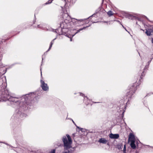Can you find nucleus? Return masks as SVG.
<instances>
[{
  "label": "nucleus",
  "mask_w": 153,
  "mask_h": 153,
  "mask_svg": "<svg viewBox=\"0 0 153 153\" xmlns=\"http://www.w3.org/2000/svg\"><path fill=\"white\" fill-rule=\"evenodd\" d=\"M152 42L153 44V38L152 39Z\"/></svg>",
  "instance_id": "21"
},
{
  "label": "nucleus",
  "mask_w": 153,
  "mask_h": 153,
  "mask_svg": "<svg viewBox=\"0 0 153 153\" xmlns=\"http://www.w3.org/2000/svg\"><path fill=\"white\" fill-rule=\"evenodd\" d=\"M134 149L136 148H139L141 147L142 144L140 141L136 139L134 137Z\"/></svg>",
  "instance_id": "5"
},
{
  "label": "nucleus",
  "mask_w": 153,
  "mask_h": 153,
  "mask_svg": "<svg viewBox=\"0 0 153 153\" xmlns=\"http://www.w3.org/2000/svg\"><path fill=\"white\" fill-rule=\"evenodd\" d=\"M121 146H122V147H123V146H122V145H121L120 146V148H121Z\"/></svg>",
  "instance_id": "22"
},
{
  "label": "nucleus",
  "mask_w": 153,
  "mask_h": 153,
  "mask_svg": "<svg viewBox=\"0 0 153 153\" xmlns=\"http://www.w3.org/2000/svg\"><path fill=\"white\" fill-rule=\"evenodd\" d=\"M134 19H135L136 18H137V17H135V16H134Z\"/></svg>",
  "instance_id": "23"
},
{
  "label": "nucleus",
  "mask_w": 153,
  "mask_h": 153,
  "mask_svg": "<svg viewBox=\"0 0 153 153\" xmlns=\"http://www.w3.org/2000/svg\"><path fill=\"white\" fill-rule=\"evenodd\" d=\"M134 89V87L133 85H132L131 87H130L129 91L128 93L127 96L128 97H131L133 94L134 92L133 90Z\"/></svg>",
  "instance_id": "6"
},
{
  "label": "nucleus",
  "mask_w": 153,
  "mask_h": 153,
  "mask_svg": "<svg viewBox=\"0 0 153 153\" xmlns=\"http://www.w3.org/2000/svg\"><path fill=\"white\" fill-rule=\"evenodd\" d=\"M128 143L130 145L131 148L134 149V135L131 133L129 135Z\"/></svg>",
  "instance_id": "4"
},
{
  "label": "nucleus",
  "mask_w": 153,
  "mask_h": 153,
  "mask_svg": "<svg viewBox=\"0 0 153 153\" xmlns=\"http://www.w3.org/2000/svg\"><path fill=\"white\" fill-rule=\"evenodd\" d=\"M85 27H83V28H81V29H79V30H78L77 32L75 33V34H74V35H69L68 36L67 35V36H67L69 38H71L70 39V41H72V39L71 38L72 37H73L74 36V35L76 34V33H78L80 31L84 29H85Z\"/></svg>",
  "instance_id": "9"
},
{
  "label": "nucleus",
  "mask_w": 153,
  "mask_h": 153,
  "mask_svg": "<svg viewBox=\"0 0 153 153\" xmlns=\"http://www.w3.org/2000/svg\"><path fill=\"white\" fill-rule=\"evenodd\" d=\"M109 137L111 139H116L119 137V135L118 134H114L111 133L109 134Z\"/></svg>",
  "instance_id": "8"
},
{
  "label": "nucleus",
  "mask_w": 153,
  "mask_h": 153,
  "mask_svg": "<svg viewBox=\"0 0 153 153\" xmlns=\"http://www.w3.org/2000/svg\"><path fill=\"white\" fill-rule=\"evenodd\" d=\"M133 18V16H129V19H132V18Z\"/></svg>",
  "instance_id": "19"
},
{
  "label": "nucleus",
  "mask_w": 153,
  "mask_h": 153,
  "mask_svg": "<svg viewBox=\"0 0 153 153\" xmlns=\"http://www.w3.org/2000/svg\"><path fill=\"white\" fill-rule=\"evenodd\" d=\"M145 76V74H144V73L143 72L141 74V75L140 76V78L141 79H142L143 77Z\"/></svg>",
  "instance_id": "16"
},
{
  "label": "nucleus",
  "mask_w": 153,
  "mask_h": 153,
  "mask_svg": "<svg viewBox=\"0 0 153 153\" xmlns=\"http://www.w3.org/2000/svg\"><path fill=\"white\" fill-rule=\"evenodd\" d=\"M99 142L100 143L105 144L107 143V141L105 138H101L99 140Z\"/></svg>",
  "instance_id": "10"
},
{
  "label": "nucleus",
  "mask_w": 153,
  "mask_h": 153,
  "mask_svg": "<svg viewBox=\"0 0 153 153\" xmlns=\"http://www.w3.org/2000/svg\"><path fill=\"white\" fill-rule=\"evenodd\" d=\"M80 95L82 96H83L84 95V94H82V93H80Z\"/></svg>",
  "instance_id": "20"
},
{
  "label": "nucleus",
  "mask_w": 153,
  "mask_h": 153,
  "mask_svg": "<svg viewBox=\"0 0 153 153\" xmlns=\"http://www.w3.org/2000/svg\"><path fill=\"white\" fill-rule=\"evenodd\" d=\"M55 149H53L49 153H55Z\"/></svg>",
  "instance_id": "17"
},
{
  "label": "nucleus",
  "mask_w": 153,
  "mask_h": 153,
  "mask_svg": "<svg viewBox=\"0 0 153 153\" xmlns=\"http://www.w3.org/2000/svg\"><path fill=\"white\" fill-rule=\"evenodd\" d=\"M136 153H137V152H136Z\"/></svg>",
  "instance_id": "26"
},
{
  "label": "nucleus",
  "mask_w": 153,
  "mask_h": 153,
  "mask_svg": "<svg viewBox=\"0 0 153 153\" xmlns=\"http://www.w3.org/2000/svg\"><path fill=\"white\" fill-rule=\"evenodd\" d=\"M107 14L109 16H112L113 14L112 12L110 10L107 13Z\"/></svg>",
  "instance_id": "11"
},
{
  "label": "nucleus",
  "mask_w": 153,
  "mask_h": 153,
  "mask_svg": "<svg viewBox=\"0 0 153 153\" xmlns=\"http://www.w3.org/2000/svg\"><path fill=\"white\" fill-rule=\"evenodd\" d=\"M3 85L4 86L1 90L2 91L3 97H6L7 99L10 101L16 102L17 101V98L12 97H9L8 91L6 89V84L4 83H3Z\"/></svg>",
  "instance_id": "3"
},
{
  "label": "nucleus",
  "mask_w": 153,
  "mask_h": 153,
  "mask_svg": "<svg viewBox=\"0 0 153 153\" xmlns=\"http://www.w3.org/2000/svg\"><path fill=\"white\" fill-rule=\"evenodd\" d=\"M146 34L147 36H150L151 35V32L150 31L147 30H146Z\"/></svg>",
  "instance_id": "13"
},
{
  "label": "nucleus",
  "mask_w": 153,
  "mask_h": 153,
  "mask_svg": "<svg viewBox=\"0 0 153 153\" xmlns=\"http://www.w3.org/2000/svg\"><path fill=\"white\" fill-rule=\"evenodd\" d=\"M136 24H137V22H136Z\"/></svg>",
  "instance_id": "24"
},
{
  "label": "nucleus",
  "mask_w": 153,
  "mask_h": 153,
  "mask_svg": "<svg viewBox=\"0 0 153 153\" xmlns=\"http://www.w3.org/2000/svg\"><path fill=\"white\" fill-rule=\"evenodd\" d=\"M53 0H49L48 2H46V4H49V3H51V2H52V1H53Z\"/></svg>",
  "instance_id": "18"
},
{
  "label": "nucleus",
  "mask_w": 153,
  "mask_h": 153,
  "mask_svg": "<svg viewBox=\"0 0 153 153\" xmlns=\"http://www.w3.org/2000/svg\"><path fill=\"white\" fill-rule=\"evenodd\" d=\"M66 136H64L63 137L62 141L64 144V150L62 153H70L68 149L71 147L72 141L68 134H66Z\"/></svg>",
  "instance_id": "2"
},
{
  "label": "nucleus",
  "mask_w": 153,
  "mask_h": 153,
  "mask_svg": "<svg viewBox=\"0 0 153 153\" xmlns=\"http://www.w3.org/2000/svg\"><path fill=\"white\" fill-rule=\"evenodd\" d=\"M140 79L139 80L138 82L137 83V85H136L137 86L136 87V88H137L139 86V85L140 84Z\"/></svg>",
  "instance_id": "14"
},
{
  "label": "nucleus",
  "mask_w": 153,
  "mask_h": 153,
  "mask_svg": "<svg viewBox=\"0 0 153 153\" xmlns=\"http://www.w3.org/2000/svg\"><path fill=\"white\" fill-rule=\"evenodd\" d=\"M123 153H126V146L125 144L124 146V147L123 149Z\"/></svg>",
  "instance_id": "15"
},
{
  "label": "nucleus",
  "mask_w": 153,
  "mask_h": 153,
  "mask_svg": "<svg viewBox=\"0 0 153 153\" xmlns=\"http://www.w3.org/2000/svg\"><path fill=\"white\" fill-rule=\"evenodd\" d=\"M42 72H41V75H42Z\"/></svg>",
  "instance_id": "25"
},
{
  "label": "nucleus",
  "mask_w": 153,
  "mask_h": 153,
  "mask_svg": "<svg viewBox=\"0 0 153 153\" xmlns=\"http://www.w3.org/2000/svg\"><path fill=\"white\" fill-rule=\"evenodd\" d=\"M1 59H0V60H1Z\"/></svg>",
  "instance_id": "27"
},
{
  "label": "nucleus",
  "mask_w": 153,
  "mask_h": 153,
  "mask_svg": "<svg viewBox=\"0 0 153 153\" xmlns=\"http://www.w3.org/2000/svg\"><path fill=\"white\" fill-rule=\"evenodd\" d=\"M41 87L44 90L47 91L48 90V87L47 86V85L45 83L44 81L41 80Z\"/></svg>",
  "instance_id": "7"
},
{
  "label": "nucleus",
  "mask_w": 153,
  "mask_h": 153,
  "mask_svg": "<svg viewBox=\"0 0 153 153\" xmlns=\"http://www.w3.org/2000/svg\"><path fill=\"white\" fill-rule=\"evenodd\" d=\"M55 39H54L53 40L52 42H51L50 44V47H49V49H48V51H49L51 48L52 47V45H53V42H54V40Z\"/></svg>",
  "instance_id": "12"
},
{
  "label": "nucleus",
  "mask_w": 153,
  "mask_h": 153,
  "mask_svg": "<svg viewBox=\"0 0 153 153\" xmlns=\"http://www.w3.org/2000/svg\"><path fill=\"white\" fill-rule=\"evenodd\" d=\"M62 16L64 20V22L61 23L60 25L62 33H65V29L71 28L72 23L76 24L83 20V19L78 20L75 19H71L68 14L65 12L62 13Z\"/></svg>",
  "instance_id": "1"
}]
</instances>
